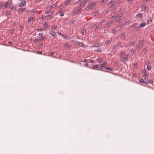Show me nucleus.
Wrapping results in <instances>:
<instances>
[{"label":"nucleus","instance_id":"obj_1","mask_svg":"<svg viewBox=\"0 0 154 154\" xmlns=\"http://www.w3.org/2000/svg\"><path fill=\"white\" fill-rule=\"evenodd\" d=\"M85 5L84 3L83 5L81 4L79 5L77 7L75 10L73 11V13L75 14H80L82 11H83V8L84 7V6Z\"/></svg>","mask_w":154,"mask_h":154},{"label":"nucleus","instance_id":"obj_2","mask_svg":"<svg viewBox=\"0 0 154 154\" xmlns=\"http://www.w3.org/2000/svg\"><path fill=\"white\" fill-rule=\"evenodd\" d=\"M130 57V55L129 54H127L125 55V57L124 58L122 57L120 59V60L123 62L125 63V62L128 61V59Z\"/></svg>","mask_w":154,"mask_h":154},{"label":"nucleus","instance_id":"obj_3","mask_svg":"<svg viewBox=\"0 0 154 154\" xmlns=\"http://www.w3.org/2000/svg\"><path fill=\"white\" fill-rule=\"evenodd\" d=\"M135 17L138 20H141L143 17V15L142 14L139 13L136 15Z\"/></svg>","mask_w":154,"mask_h":154},{"label":"nucleus","instance_id":"obj_4","mask_svg":"<svg viewBox=\"0 0 154 154\" xmlns=\"http://www.w3.org/2000/svg\"><path fill=\"white\" fill-rule=\"evenodd\" d=\"M96 4L94 2H92L88 5L87 7L89 9H92L95 6Z\"/></svg>","mask_w":154,"mask_h":154},{"label":"nucleus","instance_id":"obj_5","mask_svg":"<svg viewBox=\"0 0 154 154\" xmlns=\"http://www.w3.org/2000/svg\"><path fill=\"white\" fill-rule=\"evenodd\" d=\"M144 43V40H140L139 44H138L136 46V48H137L139 50Z\"/></svg>","mask_w":154,"mask_h":154},{"label":"nucleus","instance_id":"obj_6","mask_svg":"<svg viewBox=\"0 0 154 154\" xmlns=\"http://www.w3.org/2000/svg\"><path fill=\"white\" fill-rule=\"evenodd\" d=\"M12 3L11 1L8 0L6 2H5L3 6V9H4L7 8V6L11 4Z\"/></svg>","mask_w":154,"mask_h":154},{"label":"nucleus","instance_id":"obj_7","mask_svg":"<svg viewBox=\"0 0 154 154\" xmlns=\"http://www.w3.org/2000/svg\"><path fill=\"white\" fill-rule=\"evenodd\" d=\"M26 0H21V2L19 5V6L20 7H23L26 5Z\"/></svg>","mask_w":154,"mask_h":154},{"label":"nucleus","instance_id":"obj_8","mask_svg":"<svg viewBox=\"0 0 154 154\" xmlns=\"http://www.w3.org/2000/svg\"><path fill=\"white\" fill-rule=\"evenodd\" d=\"M49 33L54 37L56 38L57 37L56 33L54 31H53L52 30H50L49 31Z\"/></svg>","mask_w":154,"mask_h":154},{"label":"nucleus","instance_id":"obj_9","mask_svg":"<svg viewBox=\"0 0 154 154\" xmlns=\"http://www.w3.org/2000/svg\"><path fill=\"white\" fill-rule=\"evenodd\" d=\"M142 8L141 9V11H145L147 10V7L145 6V4H143L142 5Z\"/></svg>","mask_w":154,"mask_h":154},{"label":"nucleus","instance_id":"obj_10","mask_svg":"<svg viewBox=\"0 0 154 154\" xmlns=\"http://www.w3.org/2000/svg\"><path fill=\"white\" fill-rule=\"evenodd\" d=\"M65 2L64 3V5L65 6H67L69 5L71 3V0H65Z\"/></svg>","mask_w":154,"mask_h":154},{"label":"nucleus","instance_id":"obj_11","mask_svg":"<svg viewBox=\"0 0 154 154\" xmlns=\"http://www.w3.org/2000/svg\"><path fill=\"white\" fill-rule=\"evenodd\" d=\"M26 8H20L19 9L18 12L19 13H23V12L26 9Z\"/></svg>","mask_w":154,"mask_h":154},{"label":"nucleus","instance_id":"obj_12","mask_svg":"<svg viewBox=\"0 0 154 154\" xmlns=\"http://www.w3.org/2000/svg\"><path fill=\"white\" fill-rule=\"evenodd\" d=\"M139 82L141 83H143L144 84H148V82L144 81V80L142 79H140L139 80Z\"/></svg>","mask_w":154,"mask_h":154},{"label":"nucleus","instance_id":"obj_13","mask_svg":"<svg viewBox=\"0 0 154 154\" xmlns=\"http://www.w3.org/2000/svg\"><path fill=\"white\" fill-rule=\"evenodd\" d=\"M125 36H126V35H125V34L124 33H122L121 34L120 39L122 40H123L125 39Z\"/></svg>","mask_w":154,"mask_h":154},{"label":"nucleus","instance_id":"obj_14","mask_svg":"<svg viewBox=\"0 0 154 154\" xmlns=\"http://www.w3.org/2000/svg\"><path fill=\"white\" fill-rule=\"evenodd\" d=\"M47 26H48V24H47V22H45L44 23V25H43V26H44V27H43V31H45L46 30Z\"/></svg>","mask_w":154,"mask_h":154},{"label":"nucleus","instance_id":"obj_15","mask_svg":"<svg viewBox=\"0 0 154 154\" xmlns=\"http://www.w3.org/2000/svg\"><path fill=\"white\" fill-rule=\"evenodd\" d=\"M146 24L145 23H142L139 24V27L142 28L144 26L146 25Z\"/></svg>","mask_w":154,"mask_h":154},{"label":"nucleus","instance_id":"obj_16","mask_svg":"<svg viewBox=\"0 0 154 154\" xmlns=\"http://www.w3.org/2000/svg\"><path fill=\"white\" fill-rule=\"evenodd\" d=\"M57 27L56 26L53 25L51 26V29L54 30H56L57 29Z\"/></svg>","mask_w":154,"mask_h":154},{"label":"nucleus","instance_id":"obj_17","mask_svg":"<svg viewBox=\"0 0 154 154\" xmlns=\"http://www.w3.org/2000/svg\"><path fill=\"white\" fill-rule=\"evenodd\" d=\"M38 12V11H36L35 9H32L31 11L32 13H33V15L35 14V13H37Z\"/></svg>","mask_w":154,"mask_h":154},{"label":"nucleus","instance_id":"obj_18","mask_svg":"<svg viewBox=\"0 0 154 154\" xmlns=\"http://www.w3.org/2000/svg\"><path fill=\"white\" fill-rule=\"evenodd\" d=\"M105 69L106 70H109V71H112L113 69L112 68H109L108 67H105Z\"/></svg>","mask_w":154,"mask_h":154},{"label":"nucleus","instance_id":"obj_19","mask_svg":"<svg viewBox=\"0 0 154 154\" xmlns=\"http://www.w3.org/2000/svg\"><path fill=\"white\" fill-rule=\"evenodd\" d=\"M100 46V44L98 43H95L94 44L93 47H97ZM93 47V46H92Z\"/></svg>","mask_w":154,"mask_h":154},{"label":"nucleus","instance_id":"obj_20","mask_svg":"<svg viewBox=\"0 0 154 154\" xmlns=\"http://www.w3.org/2000/svg\"><path fill=\"white\" fill-rule=\"evenodd\" d=\"M9 9H11V10L14 9V11H15L16 10V7L15 6H9Z\"/></svg>","mask_w":154,"mask_h":154},{"label":"nucleus","instance_id":"obj_21","mask_svg":"<svg viewBox=\"0 0 154 154\" xmlns=\"http://www.w3.org/2000/svg\"><path fill=\"white\" fill-rule=\"evenodd\" d=\"M117 46L120 47H123V45L121 42H120L118 43Z\"/></svg>","mask_w":154,"mask_h":154},{"label":"nucleus","instance_id":"obj_22","mask_svg":"<svg viewBox=\"0 0 154 154\" xmlns=\"http://www.w3.org/2000/svg\"><path fill=\"white\" fill-rule=\"evenodd\" d=\"M107 65V63L105 62H103L102 63V65H100V66H101L103 67H105Z\"/></svg>","mask_w":154,"mask_h":154},{"label":"nucleus","instance_id":"obj_23","mask_svg":"<svg viewBox=\"0 0 154 154\" xmlns=\"http://www.w3.org/2000/svg\"><path fill=\"white\" fill-rule=\"evenodd\" d=\"M92 67L93 69H94L95 68H98L99 67V65H93L92 66Z\"/></svg>","mask_w":154,"mask_h":154},{"label":"nucleus","instance_id":"obj_24","mask_svg":"<svg viewBox=\"0 0 154 154\" xmlns=\"http://www.w3.org/2000/svg\"><path fill=\"white\" fill-rule=\"evenodd\" d=\"M45 38V36H44L43 35L41 36L40 37V38L39 39L40 41L41 42V41L43 40Z\"/></svg>","mask_w":154,"mask_h":154},{"label":"nucleus","instance_id":"obj_25","mask_svg":"<svg viewBox=\"0 0 154 154\" xmlns=\"http://www.w3.org/2000/svg\"><path fill=\"white\" fill-rule=\"evenodd\" d=\"M115 6L113 5H112L110 7V9L111 11H113L115 9Z\"/></svg>","mask_w":154,"mask_h":154},{"label":"nucleus","instance_id":"obj_26","mask_svg":"<svg viewBox=\"0 0 154 154\" xmlns=\"http://www.w3.org/2000/svg\"><path fill=\"white\" fill-rule=\"evenodd\" d=\"M151 66L150 65H147V69L148 70H150L151 69Z\"/></svg>","mask_w":154,"mask_h":154},{"label":"nucleus","instance_id":"obj_27","mask_svg":"<svg viewBox=\"0 0 154 154\" xmlns=\"http://www.w3.org/2000/svg\"><path fill=\"white\" fill-rule=\"evenodd\" d=\"M86 32V29L83 28L81 30V32L82 34V35H83L84 33H85Z\"/></svg>","mask_w":154,"mask_h":154},{"label":"nucleus","instance_id":"obj_28","mask_svg":"<svg viewBox=\"0 0 154 154\" xmlns=\"http://www.w3.org/2000/svg\"><path fill=\"white\" fill-rule=\"evenodd\" d=\"M78 44L81 47H83L84 44L81 42H78Z\"/></svg>","mask_w":154,"mask_h":154},{"label":"nucleus","instance_id":"obj_29","mask_svg":"<svg viewBox=\"0 0 154 154\" xmlns=\"http://www.w3.org/2000/svg\"><path fill=\"white\" fill-rule=\"evenodd\" d=\"M43 30V29H42V28L37 29L36 30V31L37 32L42 31Z\"/></svg>","mask_w":154,"mask_h":154},{"label":"nucleus","instance_id":"obj_30","mask_svg":"<svg viewBox=\"0 0 154 154\" xmlns=\"http://www.w3.org/2000/svg\"><path fill=\"white\" fill-rule=\"evenodd\" d=\"M146 52V48H144L143 49V50L142 51V52L143 53L145 54Z\"/></svg>","mask_w":154,"mask_h":154},{"label":"nucleus","instance_id":"obj_31","mask_svg":"<svg viewBox=\"0 0 154 154\" xmlns=\"http://www.w3.org/2000/svg\"><path fill=\"white\" fill-rule=\"evenodd\" d=\"M98 62L99 63H100L103 61V59L100 57H99L97 59Z\"/></svg>","mask_w":154,"mask_h":154},{"label":"nucleus","instance_id":"obj_32","mask_svg":"<svg viewBox=\"0 0 154 154\" xmlns=\"http://www.w3.org/2000/svg\"><path fill=\"white\" fill-rule=\"evenodd\" d=\"M124 10L123 9H121L119 11V12L121 14H122L123 13Z\"/></svg>","mask_w":154,"mask_h":154},{"label":"nucleus","instance_id":"obj_33","mask_svg":"<svg viewBox=\"0 0 154 154\" xmlns=\"http://www.w3.org/2000/svg\"><path fill=\"white\" fill-rule=\"evenodd\" d=\"M106 2V0H102L101 1V3L104 5L105 4Z\"/></svg>","mask_w":154,"mask_h":154},{"label":"nucleus","instance_id":"obj_34","mask_svg":"<svg viewBox=\"0 0 154 154\" xmlns=\"http://www.w3.org/2000/svg\"><path fill=\"white\" fill-rule=\"evenodd\" d=\"M10 14H11V12L10 11H8L6 13V16L7 17H8V16H9L10 15Z\"/></svg>","mask_w":154,"mask_h":154},{"label":"nucleus","instance_id":"obj_35","mask_svg":"<svg viewBox=\"0 0 154 154\" xmlns=\"http://www.w3.org/2000/svg\"><path fill=\"white\" fill-rule=\"evenodd\" d=\"M137 23H134L133 24V25H132L131 26V27L132 28H133L134 27H136L137 26Z\"/></svg>","mask_w":154,"mask_h":154},{"label":"nucleus","instance_id":"obj_36","mask_svg":"<svg viewBox=\"0 0 154 154\" xmlns=\"http://www.w3.org/2000/svg\"><path fill=\"white\" fill-rule=\"evenodd\" d=\"M94 51H97V52H101V50L100 48H98V49H97L96 50H95Z\"/></svg>","mask_w":154,"mask_h":154},{"label":"nucleus","instance_id":"obj_37","mask_svg":"<svg viewBox=\"0 0 154 154\" xmlns=\"http://www.w3.org/2000/svg\"><path fill=\"white\" fill-rule=\"evenodd\" d=\"M30 19L31 20H33L34 22V21L35 20V18L33 17V16H31L30 17Z\"/></svg>","mask_w":154,"mask_h":154},{"label":"nucleus","instance_id":"obj_38","mask_svg":"<svg viewBox=\"0 0 154 154\" xmlns=\"http://www.w3.org/2000/svg\"><path fill=\"white\" fill-rule=\"evenodd\" d=\"M116 32V30H115L114 29H112V32L114 34V35H115Z\"/></svg>","mask_w":154,"mask_h":154},{"label":"nucleus","instance_id":"obj_39","mask_svg":"<svg viewBox=\"0 0 154 154\" xmlns=\"http://www.w3.org/2000/svg\"><path fill=\"white\" fill-rule=\"evenodd\" d=\"M53 6H54V8L55 9L56 8L57 6L56 3H54L53 4Z\"/></svg>","mask_w":154,"mask_h":154},{"label":"nucleus","instance_id":"obj_40","mask_svg":"<svg viewBox=\"0 0 154 154\" xmlns=\"http://www.w3.org/2000/svg\"><path fill=\"white\" fill-rule=\"evenodd\" d=\"M94 26H95V30H96V29H98L99 28V26H98V25H94Z\"/></svg>","mask_w":154,"mask_h":154},{"label":"nucleus","instance_id":"obj_41","mask_svg":"<svg viewBox=\"0 0 154 154\" xmlns=\"http://www.w3.org/2000/svg\"><path fill=\"white\" fill-rule=\"evenodd\" d=\"M130 20H128V21H126L125 23L124 24V25H125L126 24H129V23L130 22Z\"/></svg>","mask_w":154,"mask_h":154},{"label":"nucleus","instance_id":"obj_42","mask_svg":"<svg viewBox=\"0 0 154 154\" xmlns=\"http://www.w3.org/2000/svg\"><path fill=\"white\" fill-rule=\"evenodd\" d=\"M125 54V52L124 51H121L120 52V55H124Z\"/></svg>","mask_w":154,"mask_h":154},{"label":"nucleus","instance_id":"obj_43","mask_svg":"<svg viewBox=\"0 0 154 154\" xmlns=\"http://www.w3.org/2000/svg\"><path fill=\"white\" fill-rule=\"evenodd\" d=\"M148 82V83H149L151 84H153V81L152 80H150L148 81L147 82Z\"/></svg>","mask_w":154,"mask_h":154},{"label":"nucleus","instance_id":"obj_44","mask_svg":"<svg viewBox=\"0 0 154 154\" xmlns=\"http://www.w3.org/2000/svg\"><path fill=\"white\" fill-rule=\"evenodd\" d=\"M31 20L30 19V18L28 19L27 20V22L28 23H31Z\"/></svg>","mask_w":154,"mask_h":154},{"label":"nucleus","instance_id":"obj_45","mask_svg":"<svg viewBox=\"0 0 154 154\" xmlns=\"http://www.w3.org/2000/svg\"><path fill=\"white\" fill-rule=\"evenodd\" d=\"M64 45L65 46H66V45H67L66 48H70V46L69 45H68L66 43Z\"/></svg>","mask_w":154,"mask_h":154},{"label":"nucleus","instance_id":"obj_46","mask_svg":"<svg viewBox=\"0 0 154 154\" xmlns=\"http://www.w3.org/2000/svg\"><path fill=\"white\" fill-rule=\"evenodd\" d=\"M35 41V42H40L39 39H35V41Z\"/></svg>","mask_w":154,"mask_h":154},{"label":"nucleus","instance_id":"obj_47","mask_svg":"<svg viewBox=\"0 0 154 154\" xmlns=\"http://www.w3.org/2000/svg\"><path fill=\"white\" fill-rule=\"evenodd\" d=\"M124 25H124V24H121L119 27V29H121Z\"/></svg>","mask_w":154,"mask_h":154},{"label":"nucleus","instance_id":"obj_48","mask_svg":"<svg viewBox=\"0 0 154 154\" xmlns=\"http://www.w3.org/2000/svg\"><path fill=\"white\" fill-rule=\"evenodd\" d=\"M143 76H144V79H146L147 77V75L146 74H145L144 75L143 74Z\"/></svg>","mask_w":154,"mask_h":154},{"label":"nucleus","instance_id":"obj_49","mask_svg":"<svg viewBox=\"0 0 154 154\" xmlns=\"http://www.w3.org/2000/svg\"><path fill=\"white\" fill-rule=\"evenodd\" d=\"M56 32L59 35L62 36H63V35L61 34L58 32Z\"/></svg>","mask_w":154,"mask_h":154},{"label":"nucleus","instance_id":"obj_50","mask_svg":"<svg viewBox=\"0 0 154 154\" xmlns=\"http://www.w3.org/2000/svg\"><path fill=\"white\" fill-rule=\"evenodd\" d=\"M89 62L94 63V61L93 60H91L89 61Z\"/></svg>","mask_w":154,"mask_h":154},{"label":"nucleus","instance_id":"obj_51","mask_svg":"<svg viewBox=\"0 0 154 154\" xmlns=\"http://www.w3.org/2000/svg\"><path fill=\"white\" fill-rule=\"evenodd\" d=\"M116 48V46L115 45H114L112 47V50H115Z\"/></svg>","mask_w":154,"mask_h":154},{"label":"nucleus","instance_id":"obj_52","mask_svg":"<svg viewBox=\"0 0 154 154\" xmlns=\"http://www.w3.org/2000/svg\"><path fill=\"white\" fill-rule=\"evenodd\" d=\"M135 43L134 42H131V43H130V44L131 45H135Z\"/></svg>","mask_w":154,"mask_h":154},{"label":"nucleus","instance_id":"obj_53","mask_svg":"<svg viewBox=\"0 0 154 154\" xmlns=\"http://www.w3.org/2000/svg\"><path fill=\"white\" fill-rule=\"evenodd\" d=\"M110 42L109 41H107L105 42V44L107 45L108 44H109V43H110Z\"/></svg>","mask_w":154,"mask_h":154},{"label":"nucleus","instance_id":"obj_54","mask_svg":"<svg viewBox=\"0 0 154 154\" xmlns=\"http://www.w3.org/2000/svg\"><path fill=\"white\" fill-rule=\"evenodd\" d=\"M63 11L62 9H60L59 11V13L60 14V13H63Z\"/></svg>","mask_w":154,"mask_h":154},{"label":"nucleus","instance_id":"obj_55","mask_svg":"<svg viewBox=\"0 0 154 154\" xmlns=\"http://www.w3.org/2000/svg\"><path fill=\"white\" fill-rule=\"evenodd\" d=\"M59 7L60 9H62L63 8V6L62 5H59Z\"/></svg>","mask_w":154,"mask_h":154},{"label":"nucleus","instance_id":"obj_56","mask_svg":"<svg viewBox=\"0 0 154 154\" xmlns=\"http://www.w3.org/2000/svg\"><path fill=\"white\" fill-rule=\"evenodd\" d=\"M103 21H102L98 25V26H101L102 24Z\"/></svg>","mask_w":154,"mask_h":154},{"label":"nucleus","instance_id":"obj_57","mask_svg":"<svg viewBox=\"0 0 154 154\" xmlns=\"http://www.w3.org/2000/svg\"><path fill=\"white\" fill-rule=\"evenodd\" d=\"M116 22L120 23H121L120 20V19L118 20H116Z\"/></svg>","mask_w":154,"mask_h":154},{"label":"nucleus","instance_id":"obj_58","mask_svg":"<svg viewBox=\"0 0 154 154\" xmlns=\"http://www.w3.org/2000/svg\"><path fill=\"white\" fill-rule=\"evenodd\" d=\"M60 16H63L64 15V14L63 13H60Z\"/></svg>","mask_w":154,"mask_h":154},{"label":"nucleus","instance_id":"obj_59","mask_svg":"<svg viewBox=\"0 0 154 154\" xmlns=\"http://www.w3.org/2000/svg\"><path fill=\"white\" fill-rule=\"evenodd\" d=\"M48 16L49 17L50 19H51L53 18V16L51 15H48Z\"/></svg>","mask_w":154,"mask_h":154},{"label":"nucleus","instance_id":"obj_60","mask_svg":"<svg viewBox=\"0 0 154 154\" xmlns=\"http://www.w3.org/2000/svg\"><path fill=\"white\" fill-rule=\"evenodd\" d=\"M50 13V12L48 11H45V14H48V13Z\"/></svg>","mask_w":154,"mask_h":154},{"label":"nucleus","instance_id":"obj_61","mask_svg":"<svg viewBox=\"0 0 154 154\" xmlns=\"http://www.w3.org/2000/svg\"><path fill=\"white\" fill-rule=\"evenodd\" d=\"M43 46V45L42 44H40L39 45V47H41Z\"/></svg>","mask_w":154,"mask_h":154},{"label":"nucleus","instance_id":"obj_62","mask_svg":"<svg viewBox=\"0 0 154 154\" xmlns=\"http://www.w3.org/2000/svg\"><path fill=\"white\" fill-rule=\"evenodd\" d=\"M3 4V3L0 2V8H1L2 7Z\"/></svg>","mask_w":154,"mask_h":154},{"label":"nucleus","instance_id":"obj_63","mask_svg":"<svg viewBox=\"0 0 154 154\" xmlns=\"http://www.w3.org/2000/svg\"><path fill=\"white\" fill-rule=\"evenodd\" d=\"M117 3L118 4L121 3V1L119 0L117 2Z\"/></svg>","mask_w":154,"mask_h":154},{"label":"nucleus","instance_id":"obj_64","mask_svg":"<svg viewBox=\"0 0 154 154\" xmlns=\"http://www.w3.org/2000/svg\"><path fill=\"white\" fill-rule=\"evenodd\" d=\"M54 52H51V55H53L54 54Z\"/></svg>","mask_w":154,"mask_h":154}]
</instances>
